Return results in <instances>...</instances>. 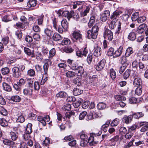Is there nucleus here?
Masks as SVG:
<instances>
[{
    "label": "nucleus",
    "instance_id": "obj_16",
    "mask_svg": "<svg viewBox=\"0 0 148 148\" xmlns=\"http://www.w3.org/2000/svg\"><path fill=\"white\" fill-rule=\"evenodd\" d=\"M12 75L15 77H18L20 75L21 73L19 70V68L15 66L12 69Z\"/></svg>",
    "mask_w": 148,
    "mask_h": 148
},
{
    "label": "nucleus",
    "instance_id": "obj_48",
    "mask_svg": "<svg viewBox=\"0 0 148 148\" xmlns=\"http://www.w3.org/2000/svg\"><path fill=\"white\" fill-rule=\"evenodd\" d=\"M34 80V78H27V81L29 87L32 88L33 86V83Z\"/></svg>",
    "mask_w": 148,
    "mask_h": 148
},
{
    "label": "nucleus",
    "instance_id": "obj_28",
    "mask_svg": "<svg viewBox=\"0 0 148 148\" xmlns=\"http://www.w3.org/2000/svg\"><path fill=\"white\" fill-rule=\"evenodd\" d=\"M2 86L3 89L4 90L7 92H10L11 91L12 89L10 86L7 83L3 82Z\"/></svg>",
    "mask_w": 148,
    "mask_h": 148
},
{
    "label": "nucleus",
    "instance_id": "obj_20",
    "mask_svg": "<svg viewBox=\"0 0 148 148\" xmlns=\"http://www.w3.org/2000/svg\"><path fill=\"white\" fill-rule=\"evenodd\" d=\"M24 51L26 54L32 58L35 56V54L33 50L31 51L27 47L24 48Z\"/></svg>",
    "mask_w": 148,
    "mask_h": 148
},
{
    "label": "nucleus",
    "instance_id": "obj_7",
    "mask_svg": "<svg viewBox=\"0 0 148 148\" xmlns=\"http://www.w3.org/2000/svg\"><path fill=\"white\" fill-rule=\"evenodd\" d=\"M77 70L78 71L77 75L79 78H87L88 76L87 73L86 71H84L82 66H79V67Z\"/></svg>",
    "mask_w": 148,
    "mask_h": 148
},
{
    "label": "nucleus",
    "instance_id": "obj_34",
    "mask_svg": "<svg viewBox=\"0 0 148 148\" xmlns=\"http://www.w3.org/2000/svg\"><path fill=\"white\" fill-rule=\"evenodd\" d=\"M50 119V117L48 115H46L44 116V119L40 122L42 123L43 126L46 125V122H49Z\"/></svg>",
    "mask_w": 148,
    "mask_h": 148
},
{
    "label": "nucleus",
    "instance_id": "obj_45",
    "mask_svg": "<svg viewBox=\"0 0 148 148\" xmlns=\"http://www.w3.org/2000/svg\"><path fill=\"white\" fill-rule=\"evenodd\" d=\"M66 76L68 78L73 77L75 75V72L71 71H69L66 73Z\"/></svg>",
    "mask_w": 148,
    "mask_h": 148
},
{
    "label": "nucleus",
    "instance_id": "obj_12",
    "mask_svg": "<svg viewBox=\"0 0 148 148\" xmlns=\"http://www.w3.org/2000/svg\"><path fill=\"white\" fill-rule=\"evenodd\" d=\"M106 63L105 59L103 58L97 64L95 67L96 70L98 71L102 70L104 67Z\"/></svg>",
    "mask_w": 148,
    "mask_h": 148
},
{
    "label": "nucleus",
    "instance_id": "obj_21",
    "mask_svg": "<svg viewBox=\"0 0 148 148\" xmlns=\"http://www.w3.org/2000/svg\"><path fill=\"white\" fill-rule=\"evenodd\" d=\"M97 113L98 112L95 113V115H93V114L91 113V112H89V113H88L86 115V119L87 120H90L92 119V118H94V116L95 117L97 118L98 117H100L101 116V115L100 114H98L99 113Z\"/></svg>",
    "mask_w": 148,
    "mask_h": 148
},
{
    "label": "nucleus",
    "instance_id": "obj_11",
    "mask_svg": "<svg viewBox=\"0 0 148 148\" xmlns=\"http://www.w3.org/2000/svg\"><path fill=\"white\" fill-rule=\"evenodd\" d=\"M67 62L71 69L74 70H77L79 67V66H78L76 64L74 60H73L68 59L67 60Z\"/></svg>",
    "mask_w": 148,
    "mask_h": 148
},
{
    "label": "nucleus",
    "instance_id": "obj_47",
    "mask_svg": "<svg viewBox=\"0 0 148 148\" xmlns=\"http://www.w3.org/2000/svg\"><path fill=\"white\" fill-rule=\"evenodd\" d=\"M44 16V15L43 14H42L38 16L37 21L38 24L39 25H42Z\"/></svg>",
    "mask_w": 148,
    "mask_h": 148
},
{
    "label": "nucleus",
    "instance_id": "obj_8",
    "mask_svg": "<svg viewBox=\"0 0 148 148\" xmlns=\"http://www.w3.org/2000/svg\"><path fill=\"white\" fill-rule=\"evenodd\" d=\"M101 53V49L100 47L98 46L95 47L94 49L93 54L94 56L97 57L95 59V62L97 61L98 59L97 57L100 56Z\"/></svg>",
    "mask_w": 148,
    "mask_h": 148
},
{
    "label": "nucleus",
    "instance_id": "obj_26",
    "mask_svg": "<svg viewBox=\"0 0 148 148\" xmlns=\"http://www.w3.org/2000/svg\"><path fill=\"white\" fill-rule=\"evenodd\" d=\"M128 57L126 56L125 55L122 56L121 58V63L123 64H125L126 66L128 65L130 63V62L127 58Z\"/></svg>",
    "mask_w": 148,
    "mask_h": 148
},
{
    "label": "nucleus",
    "instance_id": "obj_31",
    "mask_svg": "<svg viewBox=\"0 0 148 148\" xmlns=\"http://www.w3.org/2000/svg\"><path fill=\"white\" fill-rule=\"evenodd\" d=\"M136 34L133 32H130L128 36V38L131 41L134 40L136 39Z\"/></svg>",
    "mask_w": 148,
    "mask_h": 148
},
{
    "label": "nucleus",
    "instance_id": "obj_40",
    "mask_svg": "<svg viewBox=\"0 0 148 148\" xmlns=\"http://www.w3.org/2000/svg\"><path fill=\"white\" fill-rule=\"evenodd\" d=\"M10 99L14 102H19L21 100V98L18 95H13L11 97Z\"/></svg>",
    "mask_w": 148,
    "mask_h": 148
},
{
    "label": "nucleus",
    "instance_id": "obj_29",
    "mask_svg": "<svg viewBox=\"0 0 148 148\" xmlns=\"http://www.w3.org/2000/svg\"><path fill=\"white\" fill-rule=\"evenodd\" d=\"M44 33L48 36L49 39L53 34V32L48 28H47L45 29Z\"/></svg>",
    "mask_w": 148,
    "mask_h": 148
},
{
    "label": "nucleus",
    "instance_id": "obj_25",
    "mask_svg": "<svg viewBox=\"0 0 148 148\" xmlns=\"http://www.w3.org/2000/svg\"><path fill=\"white\" fill-rule=\"evenodd\" d=\"M16 116L18 117L16 121L18 122L23 123L25 121V119L23 116L22 115L21 113H17V112L16 113Z\"/></svg>",
    "mask_w": 148,
    "mask_h": 148
},
{
    "label": "nucleus",
    "instance_id": "obj_24",
    "mask_svg": "<svg viewBox=\"0 0 148 148\" xmlns=\"http://www.w3.org/2000/svg\"><path fill=\"white\" fill-rule=\"evenodd\" d=\"M37 3L36 0H29L27 3V5L28 7L32 8L35 7Z\"/></svg>",
    "mask_w": 148,
    "mask_h": 148
},
{
    "label": "nucleus",
    "instance_id": "obj_23",
    "mask_svg": "<svg viewBox=\"0 0 148 148\" xmlns=\"http://www.w3.org/2000/svg\"><path fill=\"white\" fill-rule=\"evenodd\" d=\"M90 8L91 6L90 5H86L84 12H80V14L81 16L82 17H83L87 15V14L89 13L90 11Z\"/></svg>",
    "mask_w": 148,
    "mask_h": 148
},
{
    "label": "nucleus",
    "instance_id": "obj_55",
    "mask_svg": "<svg viewBox=\"0 0 148 148\" xmlns=\"http://www.w3.org/2000/svg\"><path fill=\"white\" fill-rule=\"evenodd\" d=\"M49 56L48 58H52L55 55L56 51L55 48L52 49L49 51Z\"/></svg>",
    "mask_w": 148,
    "mask_h": 148
},
{
    "label": "nucleus",
    "instance_id": "obj_44",
    "mask_svg": "<svg viewBox=\"0 0 148 148\" xmlns=\"http://www.w3.org/2000/svg\"><path fill=\"white\" fill-rule=\"evenodd\" d=\"M114 98L117 101H124L126 99L125 97L120 95H117L114 96Z\"/></svg>",
    "mask_w": 148,
    "mask_h": 148
},
{
    "label": "nucleus",
    "instance_id": "obj_59",
    "mask_svg": "<svg viewBox=\"0 0 148 148\" xmlns=\"http://www.w3.org/2000/svg\"><path fill=\"white\" fill-rule=\"evenodd\" d=\"M144 114L142 112H137L133 114V116L136 119H139L143 116Z\"/></svg>",
    "mask_w": 148,
    "mask_h": 148
},
{
    "label": "nucleus",
    "instance_id": "obj_49",
    "mask_svg": "<svg viewBox=\"0 0 148 148\" xmlns=\"http://www.w3.org/2000/svg\"><path fill=\"white\" fill-rule=\"evenodd\" d=\"M131 70L130 69H127L124 72L123 77L124 79H126L129 77L130 75Z\"/></svg>",
    "mask_w": 148,
    "mask_h": 148
},
{
    "label": "nucleus",
    "instance_id": "obj_19",
    "mask_svg": "<svg viewBox=\"0 0 148 148\" xmlns=\"http://www.w3.org/2000/svg\"><path fill=\"white\" fill-rule=\"evenodd\" d=\"M142 81L141 79L138 77L135 78L133 82V84L134 86H142Z\"/></svg>",
    "mask_w": 148,
    "mask_h": 148
},
{
    "label": "nucleus",
    "instance_id": "obj_36",
    "mask_svg": "<svg viewBox=\"0 0 148 148\" xmlns=\"http://www.w3.org/2000/svg\"><path fill=\"white\" fill-rule=\"evenodd\" d=\"M109 73L110 76V77L113 79L114 80L116 77V74L114 70L113 69H111L109 71Z\"/></svg>",
    "mask_w": 148,
    "mask_h": 148
},
{
    "label": "nucleus",
    "instance_id": "obj_39",
    "mask_svg": "<svg viewBox=\"0 0 148 148\" xmlns=\"http://www.w3.org/2000/svg\"><path fill=\"white\" fill-rule=\"evenodd\" d=\"M97 108L99 110H102L106 107V104L103 102L99 103L97 106Z\"/></svg>",
    "mask_w": 148,
    "mask_h": 148
},
{
    "label": "nucleus",
    "instance_id": "obj_35",
    "mask_svg": "<svg viewBox=\"0 0 148 148\" xmlns=\"http://www.w3.org/2000/svg\"><path fill=\"white\" fill-rule=\"evenodd\" d=\"M119 136L116 135L111 138L110 140V141L112 143V145L114 146L116 144V142L118 141L119 140Z\"/></svg>",
    "mask_w": 148,
    "mask_h": 148
},
{
    "label": "nucleus",
    "instance_id": "obj_1",
    "mask_svg": "<svg viewBox=\"0 0 148 148\" xmlns=\"http://www.w3.org/2000/svg\"><path fill=\"white\" fill-rule=\"evenodd\" d=\"M53 27L56 31L60 33H62L64 30H66L68 28L69 23L66 20L63 19L61 22V25L58 26L57 22L55 18L53 21Z\"/></svg>",
    "mask_w": 148,
    "mask_h": 148
},
{
    "label": "nucleus",
    "instance_id": "obj_53",
    "mask_svg": "<svg viewBox=\"0 0 148 148\" xmlns=\"http://www.w3.org/2000/svg\"><path fill=\"white\" fill-rule=\"evenodd\" d=\"M71 43L70 39L67 38H64L61 42V44L63 45L69 44Z\"/></svg>",
    "mask_w": 148,
    "mask_h": 148
},
{
    "label": "nucleus",
    "instance_id": "obj_13",
    "mask_svg": "<svg viewBox=\"0 0 148 148\" xmlns=\"http://www.w3.org/2000/svg\"><path fill=\"white\" fill-rule=\"evenodd\" d=\"M110 15V12L108 10L104 11L101 15L100 19L101 21L105 22Z\"/></svg>",
    "mask_w": 148,
    "mask_h": 148
},
{
    "label": "nucleus",
    "instance_id": "obj_43",
    "mask_svg": "<svg viewBox=\"0 0 148 148\" xmlns=\"http://www.w3.org/2000/svg\"><path fill=\"white\" fill-rule=\"evenodd\" d=\"M133 53V49L131 47H128L126 51L125 55L127 57H129Z\"/></svg>",
    "mask_w": 148,
    "mask_h": 148
},
{
    "label": "nucleus",
    "instance_id": "obj_61",
    "mask_svg": "<svg viewBox=\"0 0 148 148\" xmlns=\"http://www.w3.org/2000/svg\"><path fill=\"white\" fill-rule=\"evenodd\" d=\"M35 74V72L33 69H30L27 72V75L30 77H33Z\"/></svg>",
    "mask_w": 148,
    "mask_h": 148
},
{
    "label": "nucleus",
    "instance_id": "obj_32",
    "mask_svg": "<svg viewBox=\"0 0 148 148\" xmlns=\"http://www.w3.org/2000/svg\"><path fill=\"white\" fill-rule=\"evenodd\" d=\"M48 79L47 73H45L42 75V78L40 84L41 85H43L45 82L47 81Z\"/></svg>",
    "mask_w": 148,
    "mask_h": 148
},
{
    "label": "nucleus",
    "instance_id": "obj_51",
    "mask_svg": "<svg viewBox=\"0 0 148 148\" xmlns=\"http://www.w3.org/2000/svg\"><path fill=\"white\" fill-rule=\"evenodd\" d=\"M67 96V94L63 91H60L56 94V96L60 98L66 97Z\"/></svg>",
    "mask_w": 148,
    "mask_h": 148
},
{
    "label": "nucleus",
    "instance_id": "obj_33",
    "mask_svg": "<svg viewBox=\"0 0 148 148\" xmlns=\"http://www.w3.org/2000/svg\"><path fill=\"white\" fill-rule=\"evenodd\" d=\"M32 125L30 123H29L26 126L25 129V133L30 134L32 131Z\"/></svg>",
    "mask_w": 148,
    "mask_h": 148
},
{
    "label": "nucleus",
    "instance_id": "obj_30",
    "mask_svg": "<svg viewBox=\"0 0 148 148\" xmlns=\"http://www.w3.org/2000/svg\"><path fill=\"white\" fill-rule=\"evenodd\" d=\"M63 50L66 53H70L73 51L74 49L71 46H69L64 48Z\"/></svg>",
    "mask_w": 148,
    "mask_h": 148
},
{
    "label": "nucleus",
    "instance_id": "obj_63",
    "mask_svg": "<svg viewBox=\"0 0 148 148\" xmlns=\"http://www.w3.org/2000/svg\"><path fill=\"white\" fill-rule=\"evenodd\" d=\"M146 19V17L145 16H140L138 17L137 22L138 23H141L144 22Z\"/></svg>",
    "mask_w": 148,
    "mask_h": 148
},
{
    "label": "nucleus",
    "instance_id": "obj_64",
    "mask_svg": "<svg viewBox=\"0 0 148 148\" xmlns=\"http://www.w3.org/2000/svg\"><path fill=\"white\" fill-rule=\"evenodd\" d=\"M33 38L36 41H39L40 39V36L39 34L34 33L33 36Z\"/></svg>",
    "mask_w": 148,
    "mask_h": 148
},
{
    "label": "nucleus",
    "instance_id": "obj_57",
    "mask_svg": "<svg viewBox=\"0 0 148 148\" xmlns=\"http://www.w3.org/2000/svg\"><path fill=\"white\" fill-rule=\"evenodd\" d=\"M36 114L31 112L28 114L27 117L30 119H35L36 117Z\"/></svg>",
    "mask_w": 148,
    "mask_h": 148
},
{
    "label": "nucleus",
    "instance_id": "obj_15",
    "mask_svg": "<svg viewBox=\"0 0 148 148\" xmlns=\"http://www.w3.org/2000/svg\"><path fill=\"white\" fill-rule=\"evenodd\" d=\"M95 134H92V135L90 134V136L88 139V142L89 144L91 146H93L94 145L98 143V141H95V138L94 136V135L95 136Z\"/></svg>",
    "mask_w": 148,
    "mask_h": 148
},
{
    "label": "nucleus",
    "instance_id": "obj_41",
    "mask_svg": "<svg viewBox=\"0 0 148 148\" xmlns=\"http://www.w3.org/2000/svg\"><path fill=\"white\" fill-rule=\"evenodd\" d=\"M50 142L49 138L48 137H46L45 139L42 142V145L46 147L47 148H48Z\"/></svg>",
    "mask_w": 148,
    "mask_h": 148
},
{
    "label": "nucleus",
    "instance_id": "obj_54",
    "mask_svg": "<svg viewBox=\"0 0 148 148\" xmlns=\"http://www.w3.org/2000/svg\"><path fill=\"white\" fill-rule=\"evenodd\" d=\"M81 102V100L80 101L79 99L75 98V100L73 102V105L75 108H78L80 105Z\"/></svg>",
    "mask_w": 148,
    "mask_h": 148
},
{
    "label": "nucleus",
    "instance_id": "obj_62",
    "mask_svg": "<svg viewBox=\"0 0 148 148\" xmlns=\"http://www.w3.org/2000/svg\"><path fill=\"white\" fill-rule=\"evenodd\" d=\"M114 51V49L113 48L110 47L107 51V55L108 56H112L113 57Z\"/></svg>",
    "mask_w": 148,
    "mask_h": 148
},
{
    "label": "nucleus",
    "instance_id": "obj_6",
    "mask_svg": "<svg viewBox=\"0 0 148 148\" xmlns=\"http://www.w3.org/2000/svg\"><path fill=\"white\" fill-rule=\"evenodd\" d=\"M103 37L105 39L111 41L113 37L112 32L108 29H105L103 32Z\"/></svg>",
    "mask_w": 148,
    "mask_h": 148
},
{
    "label": "nucleus",
    "instance_id": "obj_3",
    "mask_svg": "<svg viewBox=\"0 0 148 148\" xmlns=\"http://www.w3.org/2000/svg\"><path fill=\"white\" fill-rule=\"evenodd\" d=\"M99 27L97 25H95L91 30H88L87 32V36L88 39H95L98 35Z\"/></svg>",
    "mask_w": 148,
    "mask_h": 148
},
{
    "label": "nucleus",
    "instance_id": "obj_10",
    "mask_svg": "<svg viewBox=\"0 0 148 148\" xmlns=\"http://www.w3.org/2000/svg\"><path fill=\"white\" fill-rule=\"evenodd\" d=\"M135 140L134 139L132 138V140L130 141L127 145H125L124 146V148H129L132 146H138L142 144H144L143 141H139L138 142H135V145H133V143L135 141Z\"/></svg>",
    "mask_w": 148,
    "mask_h": 148
},
{
    "label": "nucleus",
    "instance_id": "obj_2",
    "mask_svg": "<svg viewBox=\"0 0 148 148\" xmlns=\"http://www.w3.org/2000/svg\"><path fill=\"white\" fill-rule=\"evenodd\" d=\"M57 14L59 16L67 17L69 20L72 17L76 20H78L79 18L78 14L77 13H74L73 11L69 12L67 10L64 11L62 9H60L58 11Z\"/></svg>",
    "mask_w": 148,
    "mask_h": 148
},
{
    "label": "nucleus",
    "instance_id": "obj_37",
    "mask_svg": "<svg viewBox=\"0 0 148 148\" xmlns=\"http://www.w3.org/2000/svg\"><path fill=\"white\" fill-rule=\"evenodd\" d=\"M83 90L77 88H74L73 89V92L75 96L79 95L83 93Z\"/></svg>",
    "mask_w": 148,
    "mask_h": 148
},
{
    "label": "nucleus",
    "instance_id": "obj_9",
    "mask_svg": "<svg viewBox=\"0 0 148 148\" xmlns=\"http://www.w3.org/2000/svg\"><path fill=\"white\" fill-rule=\"evenodd\" d=\"M122 13V12L121 11L119 10H116L111 14L110 17L111 20L117 21L118 20L117 18Z\"/></svg>",
    "mask_w": 148,
    "mask_h": 148
},
{
    "label": "nucleus",
    "instance_id": "obj_60",
    "mask_svg": "<svg viewBox=\"0 0 148 148\" xmlns=\"http://www.w3.org/2000/svg\"><path fill=\"white\" fill-rule=\"evenodd\" d=\"M1 71L2 74L3 75H5L8 74L10 71L9 69L7 67L2 68Z\"/></svg>",
    "mask_w": 148,
    "mask_h": 148
},
{
    "label": "nucleus",
    "instance_id": "obj_58",
    "mask_svg": "<svg viewBox=\"0 0 148 148\" xmlns=\"http://www.w3.org/2000/svg\"><path fill=\"white\" fill-rule=\"evenodd\" d=\"M139 14L138 12H136L133 14L132 16V20L133 21H135L139 17Z\"/></svg>",
    "mask_w": 148,
    "mask_h": 148
},
{
    "label": "nucleus",
    "instance_id": "obj_42",
    "mask_svg": "<svg viewBox=\"0 0 148 148\" xmlns=\"http://www.w3.org/2000/svg\"><path fill=\"white\" fill-rule=\"evenodd\" d=\"M2 21L5 22L11 21V16L10 15H5L3 16L2 18Z\"/></svg>",
    "mask_w": 148,
    "mask_h": 148
},
{
    "label": "nucleus",
    "instance_id": "obj_22",
    "mask_svg": "<svg viewBox=\"0 0 148 148\" xmlns=\"http://www.w3.org/2000/svg\"><path fill=\"white\" fill-rule=\"evenodd\" d=\"M123 49V47L121 46H120L118 49L114 52L113 58H116L120 56L122 53Z\"/></svg>",
    "mask_w": 148,
    "mask_h": 148
},
{
    "label": "nucleus",
    "instance_id": "obj_52",
    "mask_svg": "<svg viewBox=\"0 0 148 148\" xmlns=\"http://www.w3.org/2000/svg\"><path fill=\"white\" fill-rule=\"evenodd\" d=\"M0 124L2 126L6 127L8 125V123L6 120L3 118L0 119Z\"/></svg>",
    "mask_w": 148,
    "mask_h": 148
},
{
    "label": "nucleus",
    "instance_id": "obj_17",
    "mask_svg": "<svg viewBox=\"0 0 148 148\" xmlns=\"http://www.w3.org/2000/svg\"><path fill=\"white\" fill-rule=\"evenodd\" d=\"M133 118V116L130 115L128 116H125L122 119L123 122L126 123L128 124L130 123L132 120Z\"/></svg>",
    "mask_w": 148,
    "mask_h": 148
},
{
    "label": "nucleus",
    "instance_id": "obj_18",
    "mask_svg": "<svg viewBox=\"0 0 148 148\" xmlns=\"http://www.w3.org/2000/svg\"><path fill=\"white\" fill-rule=\"evenodd\" d=\"M97 77L96 75H88L85 80L87 83L89 84L93 82L96 79Z\"/></svg>",
    "mask_w": 148,
    "mask_h": 148
},
{
    "label": "nucleus",
    "instance_id": "obj_5",
    "mask_svg": "<svg viewBox=\"0 0 148 148\" xmlns=\"http://www.w3.org/2000/svg\"><path fill=\"white\" fill-rule=\"evenodd\" d=\"M78 138L80 139V145L82 147H85L88 143V137L86 134L82 132L78 134Z\"/></svg>",
    "mask_w": 148,
    "mask_h": 148
},
{
    "label": "nucleus",
    "instance_id": "obj_46",
    "mask_svg": "<svg viewBox=\"0 0 148 148\" xmlns=\"http://www.w3.org/2000/svg\"><path fill=\"white\" fill-rule=\"evenodd\" d=\"M137 88L135 90V93L137 95H140L142 92V86H137Z\"/></svg>",
    "mask_w": 148,
    "mask_h": 148
},
{
    "label": "nucleus",
    "instance_id": "obj_56",
    "mask_svg": "<svg viewBox=\"0 0 148 148\" xmlns=\"http://www.w3.org/2000/svg\"><path fill=\"white\" fill-rule=\"evenodd\" d=\"M119 119L116 118L113 120L110 124L112 126H115L119 123Z\"/></svg>",
    "mask_w": 148,
    "mask_h": 148
},
{
    "label": "nucleus",
    "instance_id": "obj_14",
    "mask_svg": "<svg viewBox=\"0 0 148 148\" xmlns=\"http://www.w3.org/2000/svg\"><path fill=\"white\" fill-rule=\"evenodd\" d=\"M3 143L5 145L9 146V148H17L15 143L10 140L4 139L3 140Z\"/></svg>",
    "mask_w": 148,
    "mask_h": 148
},
{
    "label": "nucleus",
    "instance_id": "obj_27",
    "mask_svg": "<svg viewBox=\"0 0 148 148\" xmlns=\"http://www.w3.org/2000/svg\"><path fill=\"white\" fill-rule=\"evenodd\" d=\"M32 88H30V87H29L24 89L23 90V92L25 95H31L32 94Z\"/></svg>",
    "mask_w": 148,
    "mask_h": 148
},
{
    "label": "nucleus",
    "instance_id": "obj_50",
    "mask_svg": "<svg viewBox=\"0 0 148 148\" xmlns=\"http://www.w3.org/2000/svg\"><path fill=\"white\" fill-rule=\"evenodd\" d=\"M10 137L11 139L13 141L16 140L18 138V136L17 133L12 132H11L10 133Z\"/></svg>",
    "mask_w": 148,
    "mask_h": 148
},
{
    "label": "nucleus",
    "instance_id": "obj_4",
    "mask_svg": "<svg viewBox=\"0 0 148 148\" xmlns=\"http://www.w3.org/2000/svg\"><path fill=\"white\" fill-rule=\"evenodd\" d=\"M72 39L74 42H82L83 39L82 35L81 34L79 31H75L73 32L72 33Z\"/></svg>",
    "mask_w": 148,
    "mask_h": 148
},
{
    "label": "nucleus",
    "instance_id": "obj_38",
    "mask_svg": "<svg viewBox=\"0 0 148 148\" xmlns=\"http://www.w3.org/2000/svg\"><path fill=\"white\" fill-rule=\"evenodd\" d=\"M53 40L56 41L62 39V37L60 35L57 33H54L53 36Z\"/></svg>",
    "mask_w": 148,
    "mask_h": 148
}]
</instances>
